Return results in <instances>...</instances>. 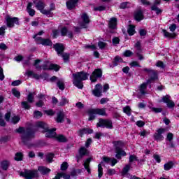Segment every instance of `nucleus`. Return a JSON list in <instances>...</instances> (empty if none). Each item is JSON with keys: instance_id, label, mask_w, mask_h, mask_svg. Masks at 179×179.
<instances>
[{"instance_id": "obj_33", "label": "nucleus", "mask_w": 179, "mask_h": 179, "mask_svg": "<svg viewBox=\"0 0 179 179\" xmlns=\"http://www.w3.org/2000/svg\"><path fill=\"white\" fill-rule=\"evenodd\" d=\"M9 166H10V162L8 160H4L1 162V167L2 170H4L5 171L9 169Z\"/></svg>"}, {"instance_id": "obj_18", "label": "nucleus", "mask_w": 179, "mask_h": 179, "mask_svg": "<svg viewBox=\"0 0 179 179\" xmlns=\"http://www.w3.org/2000/svg\"><path fill=\"white\" fill-rule=\"evenodd\" d=\"M101 90H103V86H101V84H96L95 88L92 90V94H94L95 97H101L103 95Z\"/></svg>"}, {"instance_id": "obj_8", "label": "nucleus", "mask_w": 179, "mask_h": 179, "mask_svg": "<svg viewBox=\"0 0 179 179\" xmlns=\"http://www.w3.org/2000/svg\"><path fill=\"white\" fill-rule=\"evenodd\" d=\"M100 127L113 129V121L110 120L99 119V122L96 124V128Z\"/></svg>"}, {"instance_id": "obj_11", "label": "nucleus", "mask_w": 179, "mask_h": 179, "mask_svg": "<svg viewBox=\"0 0 179 179\" xmlns=\"http://www.w3.org/2000/svg\"><path fill=\"white\" fill-rule=\"evenodd\" d=\"M7 27H15V24L19 26V18L16 17H11L9 15L6 17Z\"/></svg>"}, {"instance_id": "obj_10", "label": "nucleus", "mask_w": 179, "mask_h": 179, "mask_svg": "<svg viewBox=\"0 0 179 179\" xmlns=\"http://www.w3.org/2000/svg\"><path fill=\"white\" fill-rule=\"evenodd\" d=\"M50 82H56V85L59 90H65V80H64V78H59L54 76L50 78Z\"/></svg>"}, {"instance_id": "obj_26", "label": "nucleus", "mask_w": 179, "mask_h": 179, "mask_svg": "<svg viewBox=\"0 0 179 179\" xmlns=\"http://www.w3.org/2000/svg\"><path fill=\"white\" fill-rule=\"evenodd\" d=\"M52 10H55V4L54 3H51L50 5V9L46 10L48 13L45 14L48 17H52L54 16V13H52Z\"/></svg>"}, {"instance_id": "obj_35", "label": "nucleus", "mask_w": 179, "mask_h": 179, "mask_svg": "<svg viewBox=\"0 0 179 179\" xmlns=\"http://www.w3.org/2000/svg\"><path fill=\"white\" fill-rule=\"evenodd\" d=\"M69 53L62 52V54L59 55V57H62V58L64 59V62H68L69 61Z\"/></svg>"}, {"instance_id": "obj_1", "label": "nucleus", "mask_w": 179, "mask_h": 179, "mask_svg": "<svg viewBox=\"0 0 179 179\" xmlns=\"http://www.w3.org/2000/svg\"><path fill=\"white\" fill-rule=\"evenodd\" d=\"M17 134H21L22 141L27 145L29 146V142L34 138V131L32 129L19 127L16 129Z\"/></svg>"}, {"instance_id": "obj_46", "label": "nucleus", "mask_w": 179, "mask_h": 179, "mask_svg": "<svg viewBox=\"0 0 179 179\" xmlns=\"http://www.w3.org/2000/svg\"><path fill=\"white\" fill-rule=\"evenodd\" d=\"M12 93H13V96H15V97H17V99H20V92H19L17 90H16L15 88L13 89Z\"/></svg>"}, {"instance_id": "obj_43", "label": "nucleus", "mask_w": 179, "mask_h": 179, "mask_svg": "<svg viewBox=\"0 0 179 179\" xmlns=\"http://www.w3.org/2000/svg\"><path fill=\"white\" fill-rule=\"evenodd\" d=\"M55 155L53 153H49L46 155V160L48 163H52Z\"/></svg>"}, {"instance_id": "obj_36", "label": "nucleus", "mask_w": 179, "mask_h": 179, "mask_svg": "<svg viewBox=\"0 0 179 179\" xmlns=\"http://www.w3.org/2000/svg\"><path fill=\"white\" fill-rule=\"evenodd\" d=\"M129 170H131V164L125 165L122 171V176H127Z\"/></svg>"}, {"instance_id": "obj_56", "label": "nucleus", "mask_w": 179, "mask_h": 179, "mask_svg": "<svg viewBox=\"0 0 179 179\" xmlns=\"http://www.w3.org/2000/svg\"><path fill=\"white\" fill-rule=\"evenodd\" d=\"M129 3V2L121 3L120 5V9H127Z\"/></svg>"}, {"instance_id": "obj_39", "label": "nucleus", "mask_w": 179, "mask_h": 179, "mask_svg": "<svg viewBox=\"0 0 179 179\" xmlns=\"http://www.w3.org/2000/svg\"><path fill=\"white\" fill-rule=\"evenodd\" d=\"M162 31L164 33V37H168L169 38H174L176 36L175 34L168 32L167 31H166V29H163Z\"/></svg>"}, {"instance_id": "obj_52", "label": "nucleus", "mask_w": 179, "mask_h": 179, "mask_svg": "<svg viewBox=\"0 0 179 179\" xmlns=\"http://www.w3.org/2000/svg\"><path fill=\"white\" fill-rule=\"evenodd\" d=\"M61 170L62 171H65L66 170H68V162H63L61 165Z\"/></svg>"}, {"instance_id": "obj_41", "label": "nucleus", "mask_w": 179, "mask_h": 179, "mask_svg": "<svg viewBox=\"0 0 179 179\" xmlns=\"http://www.w3.org/2000/svg\"><path fill=\"white\" fill-rule=\"evenodd\" d=\"M79 155H81L82 156H86L87 155L88 151L87 149H86L85 147H81L78 151Z\"/></svg>"}, {"instance_id": "obj_51", "label": "nucleus", "mask_w": 179, "mask_h": 179, "mask_svg": "<svg viewBox=\"0 0 179 179\" xmlns=\"http://www.w3.org/2000/svg\"><path fill=\"white\" fill-rule=\"evenodd\" d=\"M34 117L35 118H41V117H43V113L38 110H35L34 113Z\"/></svg>"}, {"instance_id": "obj_44", "label": "nucleus", "mask_w": 179, "mask_h": 179, "mask_svg": "<svg viewBox=\"0 0 179 179\" xmlns=\"http://www.w3.org/2000/svg\"><path fill=\"white\" fill-rule=\"evenodd\" d=\"M118 62H122V58H121L120 56H116L114 58V66H117V65H118Z\"/></svg>"}, {"instance_id": "obj_3", "label": "nucleus", "mask_w": 179, "mask_h": 179, "mask_svg": "<svg viewBox=\"0 0 179 179\" xmlns=\"http://www.w3.org/2000/svg\"><path fill=\"white\" fill-rule=\"evenodd\" d=\"M36 127L38 128H41V129H43L42 132L46 133L45 134L46 138H55V136H57V133H55V131H57V129L55 128L52 129H48V124L44 123V122H38L36 123Z\"/></svg>"}, {"instance_id": "obj_54", "label": "nucleus", "mask_w": 179, "mask_h": 179, "mask_svg": "<svg viewBox=\"0 0 179 179\" xmlns=\"http://www.w3.org/2000/svg\"><path fill=\"white\" fill-rule=\"evenodd\" d=\"M173 138H174L173 133H168L166 136V140L169 141V142H171L173 141Z\"/></svg>"}, {"instance_id": "obj_28", "label": "nucleus", "mask_w": 179, "mask_h": 179, "mask_svg": "<svg viewBox=\"0 0 179 179\" xmlns=\"http://www.w3.org/2000/svg\"><path fill=\"white\" fill-rule=\"evenodd\" d=\"M86 134H93V129L90 128H84L79 130V136L83 137Z\"/></svg>"}, {"instance_id": "obj_23", "label": "nucleus", "mask_w": 179, "mask_h": 179, "mask_svg": "<svg viewBox=\"0 0 179 179\" xmlns=\"http://www.w3.org/2000/svg\"><path fill=\"white\" fill-rule=\"evenodd\" d=\"M158 5H160V1H155L153 5L151 6V10L156 12L157 15H160L163 10L157 7Z\"/></svg>"}, {"instance_id": "obj_12", "label": "nucleus", "mask_w": 179, "mask_h": 179, "mask_svg": "<svg viewBox=\"0 0 179 179\" xmlns=\"http://www.w3.org/2000/svg\"><path fill=\"white\" fill-rule=\"evenodd\" d=\"M103 76V71L101 69H95L91 74L90 79L91 82H97V79Z\"/></svg>"}, {"instance_id": "obj_4", "label": "nucleus", "mask_w": 179, "mask_h": 179, "mask_svg": "<svg viewBox=\"0 0 179 179\" xmlns=\"http://www.w3.org/2000/svg\"><path fill=\"white\" fill-rule=\"evenodd\" d=\"M113 144L114 145L115 149L116 159H121L122 156H127V152L122 150V148H124V142L122 141H113Z\"/></svg>"}, {"instance_id": "obj_30", "label": "nucleus", "mask_w": 179, "mask_h": 179, "mask_svg": "<svg viewBox=\"0 0 179 179\" xmlns=\"http://www.w3.org/2000/svg\"><path fill=\"white\" fill-rule=\"evenodd\" d=\"M109 29H117V18L113 17L110 20L108 23Z\"/></svg>"}, {"instance_id": "obj_64", "label": "nucleus", "mask_w": 179, "mask_h": 179, "mask_svg": "<svg viewBox=\"0 0 179 179\" xmlns=\"http://www.w3.org/2000/svg\"><path fill=\"white\" fill-rule=\"evenodd\" d=\"M115 173H116L115 169H108V174L109 176H114Z\"/></svg>"}, {"instance_id": "obj_24", "label": "nucleus", "mask_w": 179, "mask_h": 179, "mask_svg": "<svg viewBox=\"0 0 179 179\" xmlns=\"http://www.w3.org/2000/svg\"><path fill=\"white\" fill-rule=\"evenodd\" d=\"M65 121V113L62 110H59L57 114L56 122L62 123Z\"/></svg>"}, {"instance_id": "obj_7", "label": "nucleus", "mask_w": 179, "mask_h": 179, "mask_svg": "<svg viewBox=\"0 0 179 179\" xmlns=\"http://www.w3.org/2000/svg\"><path fill=\"white\" fill-rule=\"evenodd\" d=\"M21 177H24L25 178H37L38 177V171L37 170H27L25 169L24 172L20 173Z\"/></svg>"}, {"instance_id": "obj_50", "label": "nucleus", "mask_w": 179, "mask_h": 179, "mask_svg": "<svg viewBox=\"0 0 179 179\" xmlns=\"http://www.w3.org/2000/svg\"><path fill=\"white\" fill-rule=\"evenodd\" d=\"M123 113H125L127 115H131V107L126 106L123 108Z\"/></svg>"}, {"instance_id": "obj_53", "label": "nucleus", "mask_w": 179, "mask_h": 179, "mask_svg": "<svg viewBox=\"0 0 179 179\" xmlns=\"http://www.w3.org/2000/svg\"><path fill=\"white\" fill-rule=\"evenodd\" d=\"M11 121H12L13 124H17V122L19 121H20V117H19V116H13L12 117V120Z\"/></svg>"}, {"instance_id": "obj_6", "label": "nucleus", "mask_w": 179, "mask_h": 179, "mask_svg": "<svg viewBox=\"0 0 179 179\" xmlns=\"http://www.w3.org/2000/svg\"><path fill=\"white\" fill-rule=\"evenodd\" d=\"M34 96H36L35 92H29V94L27 96V101H22L21 103V106L22 108H24L25 110H30V104L31 103H34Z\"/></svg>"}, {"instance_id": "obj_61", "label": "nucleus", "mask_w": 179, "mask_h": 179, "mask_svg": "<svg viewBox=\"0 0 179 179\" xmlns=\"http://www.w3.org/2000/svg\"><path fill=\"white\" fill-rule=\"evenodd\" d=\"M156 66H158V68H162V69H164V64L162 61H158Z\"/></svg>"}, {"instance_id": "obj_60", "label": "nucleus", "mask_w": 179, "mask_h": 179, "mask_svg": "<svg viewBox=\"0 0 179 179\" xmlns=\"http://www.w3.org/2000/svg\"><path fill=\"white\" fill-rule=\"evenodd\" d=\"M130 66L134 67V66H138V68H141V66L139 65V63L136 61H133L129 64Z\"/></svg>"}, {"instance_id": "obj_48", "label": "nucleus", "mask_w": 179, "mask_h": 179, "mask_svg": "<svg viewBox=\"0 0 179 179\" xmlns=\"http://www.w3.org/2000/svg\"><path fill=\"white\" fill-rule=\"evenodd\" d=\"M133 162H139L138 157L136 155H130L129 158V162L132 163Z\"/></svg>"}, {"instance_id": "obj_47", "label": "nucleus", "mask_w": 179, "mask_h": 179, "mask_svg": "<svg viewBox=\"0 0 179 179\" xmlns=\"http://www.w3.org/2000/svg\"><path fill=\"white\" fill-rule=\"evenodd\" d=\"M94 10L95 12H102V10H106V6H97V7H94Z\"/></svg>"}, {"instance_id": "obj_13", "label": "nucleus", "mask_w": 179, "mask_h": 179, "mask_svg": "<svg viewBox=\"0 0 179 179\" xmlns=\"http://www.w3.org/2000/svg\"><path fill=\"white\" fill-rule=\"evenodd\" d=\"M34 3H35L36 9H38V10H40L42 15H45L48 13V12H47V9H44L45 8V3H44V2L39 1L36 3V1H34Z\"/></svg>"}, {"instance_id": "obj_62", "label": "nucleus", "mask_w": 179, "mask_h": 179, "mask_svg": "<svg viewBox=\"0 0 179 179\" xmlns=\"http://www.w3.org/2000/svg\"><path fill=\"white\" fill-rule=\"evenodd\" d=\"M62 36H65L68 33V29L66 27H63L61 30Z\"/></svg>"}, {"instance_id": "obj_57", "label": "nucleus", "mask_w": 179, "mask_h": 179, "mask_svg": "<svg viewBox=\"0 0 179 179\" xmlns=\"http://www.w3.org/2000/svg\"><path fill=\"white\" fill-rule=\"evenodd\" d=\"M19 85H22V81L20 80L13 81L11 83V86H19Z\"/></svg>"}, {"instance_id": "obj_19", "label": "nucleus", "mask_w": 179, "mask_h": 179, "mask_svg": "<svg viewBox=\"0 0 179 179\" xmlns=\"http://www.w3.org/2000/svg\"><path fill=\"white\" fill-rule=\"evenodd\" d=\"M25 75H27L29 78H33L34 79H36V80H38V79H41V78H43V76L38 75V74L34 73V71H30V70H27Z\"/></svg>"}, {"instance_id": "obj_55", "label": "nucleus", "mask_w": 179, "mask_h": 179, "mask_svg": "<svg viewBox=\"0 0 179 179\" xmlns=\"http://www.w3.org/2000/svg\"><path fill=\"white\" fill-rule=\"evenodd\" d=\"M124 57H132L134 55V52L132 51L127 50L124 52Z\"/></svg>"}, {"instance_id": "obj_45", "label": "nucleus", "mask_w": 179, "mask_h": 179, "mask_svg": "<svg viewBox=\"0 0 179 179\" xmlns=\"http://www.w3.org/2000/svg\"><path fill=\"white\" fill-rule=\"evenodd\" d=\"M40 62H41V59H36L35 60L34 62V66H35L36 69H38V71H40V69H41V66L38 64H40Z\"/></svg>"}, {"instance_id": "obj_14", "label": "nucleus", "mask_w": 179, "mask_h": 179, "mask_svg": "<svg viewBox=\"0 0 179 179\" xmlns=\"http://www.w3.org/2000/svg\"><path fill=\"white\" fill-rule=\"evenodd\" d=\"M81 19L83 20V22L80 23V26L83 29H87V24L90 23V18L89 15L86 13H83L81 15Z\"/></svg>"}, {"instance_id": "obj_22", "label": "nucleus", "mask_w": 179, "mask_h": 179, "mask_svg": "<svg viewBox=\"0 0 179 179\" xmlns=\"http://www.w3.org/2000/svg\"><path fill=\"white\" fill-rule=\"evenodd\" d=\"M79 2V0H68L66 3L67 8L69 10H72V9H75L76 8V3Z\"/></svg>"}, {"instance_id": "obj_49", "label": "nucleus", "mask_w": 179, "mask_h": 179, "mask_svg": "<svg viewBox=\"0 0 179 179\" xmlns=\"http://www.w3.org/2000/svg\"><path fill=\"white\" fill-rule=\"evenodd\" d=\"M59 142H66V137L64 135H59L56 137Z\"/></svg>"}, {"instance_id": "obj_32", "label": "nucleus", "mask_w": 179, "mask_h": 179, "mask_svg": "<svg viewBox=\"0 0 179 179\" xmlns=\"http://www.w3.org/2000/svg\"><path fill=\"white\" fill-rule=\"evenodd\" d=\"M174 166V162L173 161H169L164 165V170L165 171H169V170H171Z\"/></svg>"}, {"instance_id": "obj_16", "label": "nucleus", "mask_w": 179, "mask_h": 179, "mask_svg": "<svg viewBox=\"0 0 179 179\" xmlns=\"http://www.w3.org/2000/svg\"><path fill=\"white\" fill-rule=\"evenodd\" d=\"M171 96L170 95H166L162 97V101L167 104V107L169 108H173L176 106V103H174V101H173L171 99Z\"/></svg>"}, {"instance_id": "obj_17", "label": "nucleus", "mask_w": 179, "mask_h": 179, "mask_svg": "<svg viewBox=\"0 0 179 179\" xmlns=\"http://www.w3.org/2000/svg\"><path fill=\"white\" fill-rule=\"evenodd\" d=\"M59 66L55 64H51L49 66L47 64H45L42 66V69L43 71H51L53 69L56 72H58V71H59Z\"/></svg>"}, {"instance_id": "obj_34", "label": "nucleus", "mask_w": 179, "mask_h": 179, "mask_svg": "<svg viewBox=\"0 0 179 179\" xmlns=\"http://www.w3.org/2000/svg\"><path fill=\"white\" fill-rule=\"evenodd\" d=\"M134 48L136 50L135 52H142V43L140 41L135 43Z\"/></svg>"}, {"instance_id": "obj_63", "label": "nucleus", "mask_w": 179, "mask_h": 179, "mask_svg": "<svg viewBox=\"0 0 179 179\" xmlns=\"http://www.w3.org/2000/svg\"><path fill=\"white\" fill-rule=\"evenodd\" d=\"M106 43L103 42V41H99L98 43V47H99V48L101 50H103V48H104V47H106Z\"/></svg>"}, {"instance_id": "obj_15", "label": "nucleus", "mask_w": 179, "mask_h": 179, "mask_svg": "<svg viewBox=\"0 0 179 179\" xmlns=\"http://www.w3.org/2000/svg\"><path fill=\"white\" fill-rule=\"evenodd\" d=\"M36 44H42V45L51 47L52 45V41L48 38H43L42 37H37L36 38Z\"/></svg>"}, {"instance_id": "obj_25", "label": "nucleus", "mask_w": 179, "mask_h": 179, "mask_svg": "<svg viewBox=\"0 0 179 179\" xmlns=\"http://www.w3.org/2000/svg\"><path fill=\"white\" fill-rule=\"evenodd\" d=\"M159 78L157 77V72L156 71L152 70L150 73V79L147 80V83H152L154 80H157Z\"/></svg>"}, {"instance_id": "obj_5", "label": "nucleus", "mask_w": 179, "mask_h": 179, "mask_svg": "<svg viewBox=\"0 0 179 179\" xmlns=\"http://www.w3.org/2000/svg\"><path fill=\"white\" fill-rule=\"evenodd\" d=\"M89 121H93L96 118V115H104L107 117V113H106V108H95L88 110Z\"/></svg>"}, {"instance_id": "obj_2", "label": "nucleus", "mask_w": 179, "mask_h": 179, "mask_svg": "<svg viewBox=\"0 0 179 179\" xmlns=\"http://www.w3.org/2000/svg\"><path fill=\"white\" fill-rule=\"evenodd\" d=\"M73 83L78 89H83V80H87L90 74L85 71L73 73Z\"/></svg>"}, {"instance_id": "obj_58", "label": "nucleus", "mask_w": 179, "mask_h": 179, "mask_svg": "<svg viewBox=\"0 0 179 179\" xmlns=\"http://www.w3.org/2000/svg\"><path fill=\"white\" fill-rule=\"evenodd\" d=\"M112 43L114 45H117V44H120V38L115 37L112 39Z\"/></svg>"}, {"instance_id": "obj_29", "label": "nucleus", "mask_w": 179, "mask_h": 179, "mask_svg": "<svg viewBox=\"0 0 179 179\" xmlns=\"http://www.w3.org/2000/svg\"><path fill=\"white\" fill-rule=\"evenodd\" d=\"M38 170L41 172L43 176H45L48 174V173L51 172V169L45 167V166H38Z\"/></svg>"}, {"instance_id": "obj_37", "label": "nucleus", "mask_w": 179, "mask_h": 179, "mask_svg": "<svg viewBox=\"0 0 179 179\" xmlns=\"http://www.w3.org/2000/svg\"><path fill=\"white\" fill-rule=\"evenodd\" d=\"M129 36H134L135 34V26L129 25L127 29Z\"/></svg>"}, {"instance_id": "obj_20", "label": "nucleus", "mask_w": 179, "mask_h": 179, "mask_svg": "<svg viewBox=\"0 0 179 179\" xmlns=\"http://www.w3.org/2000/svg\"><path fill=\"white\" fill-rule=\"evenodd\" d=\"M53 48H55L58 55L62 54L65 50V48L62 43H56L53 45Z\"/></svg>"}, {"instance_id": "obj_38", "label": "nucleus", "mask_w": 179, "mask_h": 179, "mask_svg": "<svg viewBox=\"0 0 179 179\" xmlns=\"http://www.w3.org/2000/svg\"><path fill=\"white\" fill-rule=\"evenodd\" d=\"M101 164H103V162L98 165V177L99 178L103 176V166H101Z\"/></svg>"}, {"instance_id": "obj_40", "label": "nucleus", "mask_w": 179, "mask_h": 179, "mask_svg": "<svg viewBox=\"0 0 179 179\" xmlns=\"http://www.w3.org/2000/svg\"><path fill=\"white\" fill-rule=\"evenodd\" d=\"M15 160L17 162H20L23 160V154L22 152H17L15 156Z\"/></svg>"}, {"instance_id": "obj_27", "label": "nucleus", "mask_w": 179, "mask_h": 179, "mask_svg": "<svg viewBox=\"0 0 179 179\" xmlns=\"http://www.w3.org/2000/svg\"><path fill=\"white\" fill-rule=\"evenodd\" d=\"M148 85H149V83L146 82V83H143L139 86V92L141 94H143V95L146 94V89H148Z\"/></svg>"}, {"instance_id": "obj_59", "label": "nucleus", "mask_w": 179, "mask_h": 179, "mask_svg": "<svg viewBox=\"0 0 179 179\" xmlns=\"http://www.w3.org/2000/svg\"><path fill=\"white\" fill-rule=\"evenodd\" d=\"M152 111L154 113H162L163 111V109L162 108H151Z\"/></svg>"}, {"instance_id": "obj_21", "label": "nucleus", "mask_w": 179, "mask_h": 179, "mask_svg": "<svg viewBox=\"0 0 179 179\" xmlns=\"http://www.w3.org/2000/svg\"><path fill=\"white\" fill-rule=\"evenodd\" d=\"M143 12L141 8L137 10L134 13V19L137 20V22H141V20H143L144 19Z\"/></svg>"}, {"instance_id": "obj_9", "label": "nucleus", "mask_w": 179, "mask_h": 179, "mask_svg": "<svg viewBox=\"0 0 179 179\" xmlns=\"http://www.w3.org/2000/svg\"><path fill=\"white\" fill-rule=\"evenodd\" d=\"M167 129L164 128H159L156 130V132L153 135V138L155 141H157V142H162L164 139V136H163V134L166 132Z\"/></svg>"}, {"instance_id": "obj_42", "label": "nucleus", "mask_w": 179, "mask_h": 179, "mask_svg": "<svg viewBox=\"0 0 179 179\" xmlns=\"http://www.w3.org/2000/svg\"><path fill=\"white\" fill-rule=\"evenodd\" d=\"M69 103V101L65 98V96H62L60 102L59 103V106H64L65 104H68Z\"/></svg>"}, {"instance_id": "obj_31", "label": "nucleus", "mask_w": 179, "mask_h": 179, "mask_svg": "<svg viewBox=\"0 0 179 179\" xmlns=\"http://www.w3.org/2000/svg\"><path fill=\"white\" fill-rule=\"evenodd\" d=\"M31 6H33V3H29L27 6V11L28 12L29 16L33 17L34 16V15H36V10H34V9H32Z\"/></svg>"}]
</instances>
